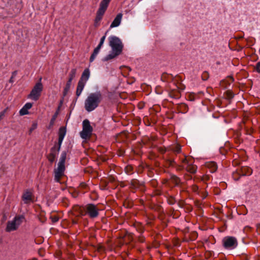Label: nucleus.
I'll return each mask as SVG.
<instances>
[{
  "label": "nucleus",
  "instance_id": "33",
  "mask_svg": "<svg viewBox=\"0 0 260 260\" xmlns=\"http://www.w3.org/2000/svg\"><path fill=\"white\" fill-rule=\"evenodd\" d=\"M5 113V110H4L0 113V120H2L3 118V117H4Z\"/></svg>",
  "mask_w": 260,
  "mask_h": 260
},
{
  "label": "nucleus",
  "instance_id": "14",
  "mask_svg": "<svg viewBox=\"0 0 260 260\" xmlns=\"http://www.w3.org/2000/svg\"><path fill=\"white\" fill-rule=\"evenodd\" d=\"M32 104L30 103H26L19 111L20 115H24L28 113V110L32 107Z\"/></svg>",
  "mask_w": 260,
  "mask_h": 260
},
{
  "label": "nucleus",
  "instance_id": "36",
  "mask_svg": "<svg viewBox=\"0 0 260 260\" xmlns=\"http://www.w3.org/2000/svg\"><path fill=\"white\" fill-rule=\"evenodd\" d=\"M208 77H207L206 78H203V80H206L207 79Z\"/></svg>",
  "mask_w": 260,
  "mask_h": 260
},
{
  "label": "nucleus",
  "instance_id": "25",
  "mask_svg": "<svg viewBox=\"0 0 260 260\" xmlns=\"http://www.w3.org/2000/svg\"><path fill=\"white\" fill-rule=\"evenodd\" d=\"M171 181L175 184L177 185L180 182V179L176 176H173L172 177Z\"/></svg>",
  "mask_w": 260,
  "mask_h": 260
},
{
  "label": "nucleus",
  "instance_id": "23",
  "mask_svg": "<svg viewBox=\"0 0 260 260\" xmlns=\"http://www.w3.org/2000/svg\"><path fill=\"white\" fill-rule=\"evenodd\" d=\"M72 82H69V81H67V83L66 84V87L64 88L63 91V95L65 96L67 93L68 92L69 90L70 89L71 86Z\"/></svg>",
  "mask_w": 260,
  "mask_h": 260
},
{
  "label": "nucleus",
  "instance_id": "7",
  "mask_svg": "<svg viewBox=\"0 0 260 260\" xmlns=\"http://www.w3.org/2000/svg\"><path fill=\"white\" fill-rule=\"evenodd\" d=\"M223 245L224 248L228 249H233L235 248L238 245L237 240L234 237L227 236L222 240Z\"/></svg>",
  "mask_w": 260,
  "mask_h": 260
},
{
  "label": "nucleus",
  "instance_id": "24",
  "mask_svg": "<svg viewBox=\"0 0 260 260\" xmlns=\"http://www.w3.org/2000/svg\"><path fill=\"white\" fill-rule=\"evenodd\" d=\"M59 109V108H58V110L55 113L54 115L52 116L50 122L51 125H53L54 124V122L58 116Z\"/></svg>",
  "mask_w": 260,
  "mask_h": 260
},
{
  "label": "nucleus",
  "instance_id": "12",
  "mask_svg": "<svg viewBox=\"0 0 260 260\" xmlns=\"http://www.w3.org/2000/svg\"><path fill=\"white\" fill-rule=\"evenodd\" d=\"M90 73L89 69H86L83 72L81 77L79 80L85 83H86L90 77Z\"/></svg>",
  "mask_w": 260,
  "mask_h": 260
},
{
  "label": "nucleus",
  "instance_id": "5",
  "mask_svg": "<svg viewBox=\"0 0 260 260\" xmlns=\"http://www.w3.org/2000/svg\"><path fill=\"white\" fill-rule=\"evenodd\" d=\"M41 78L40 79V81L35 84L30 93L27 96L28 99L35 101L39 99L43 88V84L41 83Z\"/></svg>",
  "mask_w": 260,
  "mask_h": 260
},
{
  "label": "nucleus",
  "instance_id": "16",
  "mask_svg": "<svg viewBox=\"0 0 260 260\" xmlns=\"http://www.w3.org/2000/svg\"><path fill=\"white\" fill-rule=\"evenodd\" d=\"M120 54V53H119L116 52L115 51H112L111 53H109L108 55H107L106 56H105V57H104L102 59V61H108L109 60L113 59L115 57H116V56H117L118 55H119Z\"/></svg>",
  "mask_w": 260,
  "mask_h": 260
},
{
  "label": "nucleus",
  "instance_id": "27",
  "mask_svg": "<svg viewBox=\"0 0 260 260\" xmlns=\"http://www.w3.org/2000/svg\"><path fill=\"white\" fill-rule=\"evenodd\" d=\"M211 165L212 166V167H213V168L212 169V170H211V172L212 173H213L214 172H215V171L217 169V165L214 162H213L211 164Z\"/></svg>",
  "mask_w": 260,
  "mask_h": 260
},
{
  "label": "nucleus",
  "instance_id": "37",
  "mask_svg": "<svg viewBox=\"0 0 260 260\" xmlns=\"http://www.w3.org/2000/svg\"><path fill=\"white\" fill-rule=\"evenodd\" d=\"M197 188V187L195 186L194 188ZM194 189L195 190V189Z\"/></svg>",
  "mask_w": 260,
  "mask_h": 260
},
{
  "label": "nucleus",
  "instance_id": "6",
  "mask_svg": "<svg viewBox=\"0 0 260 260\" xmlns=\"http://www.w3.org/2000/svg\"><path fill=\"white\" fill-rule=\"evenodd\" d=\"M82 125V131L80 132V135L82 139L86 140L90 137L92 132V127L87 119L83 120Z\"/></svg>",
  "mask_w": 260,
  "mask_h": 260
},
{
  "label": "nucleus",
  "instance_id": "35",
  "mask_svg": "<svg viewBox=\"0 0 260 260\" xmlns=\"http://www.w3.org/2000/svg\"><path fill=\"white\" fill-rule=\"evenodd\" d=\"M99 25H100V22H96V21H94V26H95V27H98V26H99Z\"/></svg>",
  "mask_w": 260,
  "mask_h": 260
},
{
  "label": "nucleus",
  "instance_id": "28",
  "mask_svg": "<svg viewBox=\"0 0 260 260\" xmlns=\"http://www.w3.org/2000/svg\"><path fill=\"white\" fill-rule=\"evenodd\" d=\"M56 156H53V155H51L50 153L49 155L48 156V159L51 162H53L56 158Z\"/></svg>",
  "mask_w": 260,
  "mask_h": 260
},
{
  "label": "nucleus",
  "instance_id": "15",
  "mask_svg": "<svg viewBox=\"0 0 260 260\" xmlns=\"http://www.w3.org/2000/svg\"><path fill=\"white\" fill-rule=\"evenodd\" d=\"M85 85L86 83L79 81L76 89V95L77 97H79L81 95Z\"/></svg>",
  "mask_w": 260,
  "mask_h": 260
},
{
  "label": "nucleus",
  "instance_id": "3",
  "mask_svg": "<svg viewBox=\"0 0 260 260\" xmlns=\"http://www.w3.org/2000/svg\"><path fill=\"white\" fill-rule=\"evenodd\" d=\"M24 219V216L23 215H19L15 216L13 220L8 221L6 231L10 232L16 230Z\"/></svg>",
  "mask_w": 260,
  "mask_h": 260
},
{
  "label": "nucleus",
  "instance_id": "29",
  "mask_svg": "<svg viewBox=\"0 0 260 260\" xmlns=\"http://www.w3.org/2000/svg\"><path fill=\"white\" fill-rule=\"evenodd\" d=\"M174 150L177 152L179 153L181 151V147L179 145L175 146V148H174Z\"/></svg>",
  "mask_w": 260,
  "mask_h": 260
},
{
  "label": "nucleus",
  "instance_id": "18",
  "mask_svg": "<svg viewBox=\"0 0 260 260\" xmlns=\"http://www.w3.org/2000/svg\"><path fill=\"white\" fill-rule=\"evenodd\" d=\"M101 47V46L98 45V46L94 49L93 52L90 57V62H92L94 60L96 55L99 53Z\"/></svg>",
  "mask_w": 260,
  "mask_h": 260
},
{
  "label": "nucleus",
  "instance_id": "22",
  "mask_svg": "<svg viewBox=\"0 0 260 260\" xmlns=\"http://www.w3.org/2000/svg\"><path fill=\"white\" fill-rule=\"evenodd\" d=\"M104 14V13H103V12L98 11L97 13H96V17L94 20L95 21L100 22V21L102 20Z\"/></svg>",
  "mask_w": 260,
  "mask_h": 260
},
{
  "label": "nucleus",
  "instance_id": "31",
  "mask_svg": "<svg viewBox=\"0 0 260 260\" xmlns=\"http://www.w3.org/2000/svg\"><path fill=\"white\" fill-rule=\"evenodd\" d=\"M256 70L258 73H260V61L257 62L256 65Z\"/></svg>",
  "mask_w": 260,
  "mask_h": 260
},
{
  "label": "nucleus",
  "instance_id": "20",
  "mask_svg": "<svg viewBox=\"0 0 260 260\" xmlns=\"http://www.w3.org/2000/svg\"><path fill=\"white\" fill-rule=\"evenodd\" d=\"M66 134V129L64 127H61L59 128L58 133V138L63 139Z\"/></svg>",
  "mask_w": 260,
  "mask_h": 260
},
{
  "label": "nucleus",
  "instance_id": "8",
  "mask_svg": "<svg viewBox=\"0 0 260 260\" xmlns=\"http://www.w3.org/2000/svg\"><path fill=\"white\" fill-rule=\"evenodd\" d=\"M85 214H87L91 218H94L98 216L99 209L97 207L92 204H87L85 207Z\"/></svg>",
  "mask_w": 260,
  "mask_h": 260
},
{
  "label": "nucleus",
  "instance_id": "19",
  "mask_svg": "<svg viewBox=\"0 0 260 260\" xmlns=\"http://www.w3.org/2000/svg\"><path fill=\"white\" fill-rule=\"evenodd\" d=\"M77 74V70L76 69H72L69 74L68 81L72 82V80L75 78Z\"/></svg>",
  "mask_w": 260,
  "mask_h": 260
},
{
  "label": "nucleus",
  "instance_id": "30",
  "mask_svg": "<svg viewBox=\"0 0 260 260\" xmlns=\"http://www.w3.org/2000/svg\"><path fill=\"white\" fill-rule=\"evenodd\" d=\"M63 139H59L58 138V144L57 145H55V146H56L57 148H59V149H60V147H61V145L62 144V142L63 141Z\"/></svg>",
  "mask_w": 260,
  "mask_h": 260
},
{
  "label": "nucleus",
  "instance_id": "9",
  "mask_svg": "<svg viewBox=\"0 0 260 260\" xmlns=\"http://www.w3.org/2000/svg\"><path fill=\"white\" fill-rule=\"evenodd\" d=\"M32 192L28 189L25 190L22 196V199L24 204H29L33 202Z\"/></svg>",
  "mask_w": 260,
  "mask_h": 260
},
{
  "label": "nucleus",
  "instance_id": "17",
  "mask_svg": "<svg viewBox=\"0 0 260 260\" xmlns=\"http://www.w3.org/2000/svg\"><path fill=\"white\" fill-rule=\"evenodd\" d=\"M101 47V46L98 45V46L94 49L93 52L90 57V62H92L94 60L96 55L99 53Z\"/></svg>",
  "mask_w": 260,
  "mask_h": 260
},
{
  "label": "nucleus",
  "instance_id": "10",
  "mask_svg": "<svg viewBox=\"0 0 260 260\" xmlns=\"http://www.w3.org/2000/svg\"><path fill=\"white\" fill-rule=\"evenodd\" d=\"M183 167L185 168L188 172H189L191 173H194L197 171V167L194 165H192L191 163L189 162V161L185 158L183 161Z\"/></svg>",
  "mask_w": 260,
  "mask_h": 260
},
{
  "label": "nucleus",
  "instance_id": "32",
  "mask_svg": "<svg viewBox=\"0 0 260 260\" xmlns=\"http://www.w3.org/2000/svg\"><path fill=\"white\" fill-rule=\"evenodd\" d=\"M37 124L34 123L32 125V127L29 129L30 133H31L32 131H34L35 129H36L37 128Z\"/></svg>",
  "mask_w": 260,
  "mask_h": 260
},
{
  "label": "nucleus",
  "instance_id": "21",
  "mask_svg": "<svg viewBox=\"0 0 260 260\" xmlns=\"http://www.w3.org/2000/svg\"><path fill=\"white\" fill-rule=\"evenodd\" d=\"M59 147L57 148L56 146H54L51 149L50 154L51 155H53V156H56L59 151Z\"/></svg>",
  "mask_w": 260,
  "mask_h": 260
},
{
  "label": "nucleus",
  "instance_id": "2",
  "mask_svg": "<svg viewBox=\"0 0 260 260\" xmlns=\"http://www.w3.org/2000/svg\"><path fill=\"white\" fill-rule=\"evenodd\" d=\"M67 157V152L63 151L61 152L60 157L58 163L57 164V167L54 170V180L59 182L60 178L64 176V171L66 170L65 161Z\"/></svg>",
  "mask_w": 260,
  "mask_h": 260
},
{
  "label": "nucleus",
  "instance_id": "4",
  "mask_svg": "<svg viewBox=\"0 0 260 260\" xmlns=\"http://www.w3.org/2000/svg\"><path fill=\"white\" fill-rule=\"evenodd\" d=\"M108 40L112 51L121 53L123 49V44L120 39L116 36H111Z\"/></svg>",
  "mask_w": 260,
  "mask_h": 260
},
{
  "label": "nucleus",
  "instance_id": "11",
  "mask_svg": "<svg viewBox=\"0 0 260 260\" xmlns=\"http://www.w3.org/2000/svg\"><path fill=\"white\" fill-rule=\"evenodd\" d=\"M122 16L123 15L121 13L118 14L116 17L114 18L113 22L111 23L110 28H112L118 26L121 23Z\"/></svg>",
  "mask_w": 260,
  "mask_h": 260
},
{
  "label": "nucleus",
  "instance_id": "1",
  "mask_svg": "<svg viewBox=\"0 0 260 260\" xmlns=\"http://www.w3.org/2000/svg\"><path fill=\"white\" fill-rule=\"evenodd\" d=\"M102 100V93L100 91L90 93L84 102V108L88 112L95 109Z\"/></svg>",
  "mask_w": 260,
  "mask_h": 260
},
{
  "label": "nucleus",
  "instance_id": "34",
  "mask_svg": "<svg viewBox=\"0 0 260 260\" xmlns=\"http://www.w3.org/2000/svg\"><path fill=\"white\" fill-rule=\"evenodd\" d=\"M58 217H53V218H52V221H53V222H56V221H58Z\"/></svg>",
  "mask_w": 260,
  "mask_h": 260
},
{
  "label": "nucleus",
  "instance_id": "13",
  "mask_svg": "<svg viewBox=\"0 0 260 260\" xmlns=\"http://www.w3.org/2000/svg\"><path fill=\"white\" fill-rule=\"evenodd\" d=\"M110 2V0H102L100 3V7L98 11L105 13Z\"/></svg>",
  "mask_w": 260,
  "mask_h": 260
},
{
  "label": "nucleus",
  "instance_id": "26",
  "mask_svg": "<svg viewBox=\"0 0 260 260\" xmlns=\"http://www.w3.org/2000/svg\"><path fill=\"white\" fill-rule=\"evenodd\" d=\"M107 33H108V31H106V32H105V35H104V36H103V37L101 38V40H100V43H99V45H99L100 46H101V47H102V46H103V44H104V42H105V39H106V35H107Z\"/></svg>",
  "mask_w": 260,
  "mask_h": 260
}]
</instances>
